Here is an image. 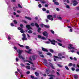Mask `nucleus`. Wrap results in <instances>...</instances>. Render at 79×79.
Here are the masks:
<instances>
[{"label":"nucleus","mask_w":79,"mask_h":79,"mask_svg":"<svg viewBox=\"0 0 79 79\" xmlns=\"http://www.w3.org/2000/svg\"><path fill=\"white\" fill-rule=\"evenodd\" d=\"M47 18L48 19H49V20H51V21H53V18L52 15H48Z\"/></svg>","instance_id":"1"},{"label":"nucleus","mask_w":79,"mask_h":79,"mask_svg":"<svg viewBox=\"0 0 79 79\" xmlns=\"http://www.w3.org/2000/svg\"><path fill=\"white\" fill-rule=\"evenodd\" d=\"M48 40L51 42L52 44V45H55V42H57V41H55L54 40H52L50 39H49Z\"/></svg>","instance_id":"2"},{"label":"nucleus","mask_w":79,"mask_h":79,"mask_svg":"<svg viewBox=\"0 0 79 79\" xmlns=\"http://www.w3.org/2000/svg\"><path fill=\"white\" fill-rule=\"evenodd\" d=\"M72 2L73 3H74L73 4V6H76L78 4V2L76 1V0H73L72 1Z\"/></svg>","instance_id":"3"},{"label":"nucleus","mask_w":79,"mask_h":79,"mask_svg":"<svg viewBox=\"0 0 79 79\" xmlns=\"http://www.w3.org/2000/svg\"><path fill=\"white\" fill-rule=\"evenodd\" d=\"M43 34L44 35V36H45V37H48V33L47 31H44V32L43 33Z\"/></svg>","instance_id":"4"},{"label":"nucleus","mask_w":79,"mask_h":79,"mask_svg":"<svg viewBox=\"0 0 79 79\" xmlns=\"http://www.w3.org/2000/svg\"><path fill=\"white\" fill-rule=\"evenodd\" d=\"M18 29L20 31V32L21 33H24V32H25V31L23 30V29L22 28H21L20 27L18 28Z\"/></svg>","instance_id":"5"},{"label":"nucleus","mask_w":79,"mask_h":79,"mask_svg":"<svg viewBox=\"0 0 79 79\" xmlns=\"http://www.w3.org/2000/svg\"><path fill=\"white\" fill-rule=\"evenodd\" d=\"M48 76H49V77H51L49 78V79H53V77H55V75L52 74L49 75H48Z\"/></svg>","instance_id":"6"},{"label":"nucleus","mask_w":79,"mask_h":79,"mask_svg":"<svg viewBox=\"0 0 79 79\" xmlns=\"http://www.w3.org/2000/svg\"><path fill=\"white\" fill-rule=\"evenodd\" d=\"M26 27L27 28L28 30H30L32 29V27H31V26L29 25H27L26 26Z\"/></svg>","instance_id":"7"},{"label":"nucleus","mask_w":79,"mask_h":79,"mask_svg":"<svg viewBox=\"0 0 79 79\" xmlns=\"http://www.w3.org/2000/svg\"><path fill=\"white\" fill-rule=\"evenodd\" d=\"M69 45L70 47H68V48H69V49H74V47H72V46H73V45H72V44H69Z\"/></svg>","instance_id":"8"},{"label":"nucleus","mask_w":79,"mask_h":79,"mask_svg":"<svg viewBox=\"0 0 79 79\" xmlns=\"http://www.w3.org/2000/svg\"><path fill=\"white\" fill-rule=\"evenodd\" d=\"M42 50L44 52H48V51L47 49L45 48H42Z\"/></svg>","instance_id":"9"},{"label":"nucleus","mask_w":79,"mask_h":79,"mask_svg":"<svg viewBox=\"0 0 79 79\" xmlns=\"http://www.w3.org/2000/svg\"><path fill=\"white\" fill-rule=\"evenodd\" d=\"M37 58V56H32V58L33 60H35V58Z\"/></svg>","instance_id":"10"},{"label":"nucleus","mask_w":79,"mask_h":79,"mask_svg":"<svg viewBox=\"0 0 79 79\" xmlns=\"http://www.w3.org/2000/svg\"><path fill=\"white\" fill-rule=\"evenodd\" d=\"M19 57L20 58H22V60H24V58L22 57L21 54H19Z\"/></svg>","instance_id":"11"},{"label":"nucleus","mask_w":79,"mask_h":79,"mask_svg":"<svg viewBox=\"0 0 79 79\" xmlns=\"http://www.w3.org/2000/svg\"><path fill=\"white\" fill-rule=\"evenodd\" d=\"M49 65L52 68V69H55V68H54V67L53 66V64L50 63L49 64Z\"/></svg>","instance_id":"12"},{"label":"nucleus","mask_w":79,"mask_h":79,"mask_svg":"<svg viewBox=\"0 0 79 79\" xmlns=\"http://www.w3.org/2000/svg\"><path fill=\"white\" fill-rule=\"evenodd\" d=\"M46 73H47V74H49V73H50V70L48 69H46V72H45Z\"/></svg>","instance_id":"13"},{"label":"nucleus","mask_w":79,"mask_h":79,"mask_svg":"<svg viewBox=\"0 0 79 79\" xmlns=\"http://www.w3.org/2000/svg\"><path fill=\"white\" fill-rule=\"evenodd\" d=\"M22 40H27V39L26 37H23L22 38Z\"/></svg>","instance_id":"14"},{"label":"nucleus","mask_w":79,"mask_h":79,"mask_svg":"<svg viewBox=\"0 0 79 79\" xmlns=\"http://www.w3.org/2000/svg\"><path fill=\"white\" fill-rule=\"evenodd\" d=\"M25 18L27 19H28V20H31L32 19L31 18L27 16H25Z\"/></svg>","instance_id":"15"},{"label":"nucleus","mask_w":79,"mask_h":79,"mask_svg":"<svg viewBox=\"0 0 79 79\" xmlns=\"http://www.w3.org/2000/svg\"><path fill=\"white\" fill-rule=\"evenodd\" d=\"M17 52H18L19 54H21V53H22V52H23V51L22 50H18Z\"/></svg>","instance_id":"16"},{"label":"nucleus","mask_w":79,"mask_h":79,"mask_svg":"<svg viewBox=\"0 0 79 79\" xmlns=\"http://www.w3.org/2000/svg\"><path fill=\"white\" fill-rule=\"evenodd\" d=\"M74 77L75 79H78V75H74Z\"/></svg>","instance_id":"17"},{"label":"nucleus","mask_w":79,"mask_h":79,"mask_svg":"<svg viewBox=\"0 0 79 79\" xmlns=\"http://www.w3.org/2000/svg\"><path fill=\"white\" fill-rule=\"evenodd\" d=\"M47 55H49L50 56H52V54L50 52H47Z\"/></svg>","instance_id":"18"},{"label":"nucleus","mask_w":79,"mask_h":79,"mask_svg":"<svg viewBox=\"0 0 79 79\" xmlns=\"http://www.w3.org/2000/svg\"><path fill=\"white\" fill-rule=\"evenodd\" d=\"M32 51L31 49H30L29 50V51H26L27 53H29L30 54H31V52H31Z\"/></svg>","instance_id":"19"},{"label":"nucleus","mask_w":79,"mask_h":79,"mask_svg":"<svg viewBox=\"0 0 79 79\" xmlns=\"http://www.w3.org/2000/svg\"><path fill=\"white\" fill-rule=\"evenodd\" d=\"M58 55L59 56H63V54L62 53H59L58 54Z\"/></svg>","instance_id":"20"},{"label":"nucleus","mask_w":79,"mask_h":79,"mask_svg":"<svg viewBox=\"0 0 79 79\" xmlns=\"http://www.w3.org/2000/svg\"><path fill=\"white\" fill-rule=\"evenodd\" d=\"M35 74L36 75V76H39V73H37L36 72H35Z\"/></svg>","instance_id":"21"},{"label":"nucleus","mask_w":79,"mask_h":79,"mask_svg":"<svg viewBox=\"0 0 79 79\" xmlns=\"http://www.w3.org/2000/svg\"><path fill=\"white\" fill-rule=\"evenodd\" d=\"M41 30V28H39L38 30V32H39V33H40V30Z\"/></svg>","instance_id":"22"},{"label":"nucleus","mask_w":79,"mask_h":79,"mask_svg":"<svg viewBox=\"0 0 79 79\" xmlns=\"http://www.w3.org/2000/svg\"><path fill=\"white\" fill-rule=\"evenodd\" d=\"M22 22H23V23H25V24L27 23V21L26 20H23L22 21Z\"/></svg>","instance_id":"23"},{"label":"nucleus","mask_w":79,"mask_h":79,"mask_svg":"<svg viewBox=\"0 0 79 79\" xmlns=\"http://www.w3.org/2000/svg\"><path fill=\"white\" fill-rule=\"evenodd\" d=\"M54 4L56 5H59V3L58 2H54Z\"/></svg>","instance_id":"24"},{"label":"nucleus","mask_w":79,"mask_h":79,"mask_svg":"<svg viewBox=\"0 0 79 79\" xmlns=\"http://www.w3.org/2000/svg\"><path fill=\"white\" fill-rule=\"evenodd\" d=\"M44 26L45 27H46V28H49V27H50V26L48 25H44Z\"/></svg>","instance_id":"25"},{"label":"nucleus","mask_w":79,"mask_h":79,"mask_svg":"<svg viewBox=\"0 0 79 79\" xmlns=\"http://www.w3.org/2000/svg\"><path fill=\"white\" fill-rule=\"evenodd\" d=\"M41 2L42 3H43L44 4L46 3V1H44V0H43Z\"/></svg>","instance_id":"26"},{"label":"nucleus","mask_w":79,"mask_h":79,"mask_svg":"<svg viewBox=\"0 0 79 79\" xmlns=\"http://www.w3.org/2000/svg\"><path fill=\"white\" fill-rule=\"evenodd\" d=\"M28 32L29 34H31V33H32V30H29Z\"/></svg>","instance_id":"27"},{"label":"nucleus","mask_w":79,"mask_h":79,"mask_svg":"<svg viewBox=\"0 0 79 79\" xmlns=\"http://www.w3.org/2000/svg\"><path fill=\"white\" fill-rule=\"evenodd\" d=\"M35 26H36L37 27H39V25L38 24H37V23H35Z\"/></svg>","instance_id":"28"},{"label":"nucleus","mask_w":79,"mask_h":79,"mask_svg":"<svg viewBox=\"0 0 79 79\" xmlns=\"http://www.w3.org/2000/svg\"><path fill=\"white\" fill-rule=\"evenodd\" d=\"M49 51L50 52H51V53H53V52H54V51L52 49H50Z\"/></svg>","instance_id":"29"},{"label":"nucleus","mask_w":79,"mask_h":79,"mask_svg":"<svg viewBox=\"0 0 79 79\" xmlns=\"http://www.w3.org/2000/svg\"><path fill=\"white\" fill-rule=\"evenodd\" d=\"M20 27H21V28H23L24 27V26L23 25V24H21L20 25Z\"/></svg>","instance_id":"30"},{"label":"nucleus","mask_w":79,"mask_h":79,"mask_svg":"<svg viewBox=\"0 0 79 79\" xmlns=\"http://www.w3.org/2000/svg\"><path fill=\"white\" fill-rule=\"evenodd\" d=\"M26 68L27 69H31V67L29 66H27L26 67Z\"/></svg>","instance_id":"31"},{"label":"nucleus","mask_w":79,"mask_h":79,"mask_svg":"<svg viewBox=\"0 0 79 79\" xmlns=\"http://www.w3.org/2000/svg\"><path fill=\"white\" fill-rule=\"evenodd\" d=\"M57 65L58 66H59V67H60V68H62V67H63V66L61 64H57Z\"/></svg>","instance_id":"32"},{"label":"nucleus","mask_w":79,"mask_h":79,"mask_svg":"<svg viewBox=\"0 0 79 79\" xmlns=\"http://www.w3.org/2000/svg\"><path fill=\"white\" fill-rule=\"evenodd\" d=\"M18 6L19 8H22V6L21 5L19 4H18Z\"/></svg>","instance_id":"33"},{"label":"nucleus","mask_w":79,"mask_h":79,"mask_svg":"<svg viewBox=\"0 0 79 79\" xmlns=\"http://www.w3.org/2000/svg\"><path fill=\"white\" fill-rule=\"evenodd\" d=\"M44 61L45 62V63H44V64H45V65H46V64H47V60H46L45 59L44 60Z\"/></svg>","instance_id":"34"},{"label":"nucleus","mask_w":79,"mask_h":79,"mask_svg":"<svg viewBox=\"0 0 79 79\" xmlns=\"http://www.w3.org/2000/svg\"><path fill=\"white\" fill-rule=\"evenodd\" d=\"M18 45L20 46V47H22V48H23V47H24V46L23 45H21V44H18Z\"/></svg>","instance_id":"35"},{"label":"nucleus","mask_w":79,"mask_h":79,"mask_svg":"<svg viewBox=\"0 0 79 79\" xmlns=\"http://www.w3.org/2000/svg\"><path fill=\"white\" fill-rule=\"evenodd\" d=\"M65 68H66V69H67V70H69V69L68 68V66H65Z\"/></svg>","instance_id":"36"},{"label":"nucleus","mask_w":79,"mask_h":79,"mask_svg":"<svg viewBox=\"0 0 79 79\" xmlns=\"http://www.w3.org/2000/svg\"><path fill=\"white\" fill-rule=\"evenodd\" d=\"M57 18L58 19H60V20H61V19H62V18L61 17H57Z\"/></svg>","instance_id":"37"},{"label":"nucleus","mask_w":79,"mask_h":79,"mask_svg":"<svg viewBox=\"0 0 79 79\" xmlns=\"http://www.w3.org/2000/svg\"><path fill=\"white\" fill-rule=\"evenodd\" d=\"M66 7L67 8H68V9L70 8V7L68 5H66Z\"/></svg>","instance_id":"38"},{"label":"nucleus","mask_w":79,"mask_h":79,"mask_svg":"<svg viewBox=\"0 0 79 79\" xmlns=\"http://www.w3.org/2000/svg\"><path fill=\"white\" fill-rule=\"evenodd\" d=\"M42 10L43 11H45L47 10V9L45 8H43L42 9Z\"/></svg>","instance_id":"39"},{"label":"nucleus","mask_w":79,"mask_h":79,"mask_svg":"<svg viewBox=\"0 0 79 79\" xmlns=\"http://www.w3.org/2000/svg\"><path fill=\"white\" fill-rule=\"evenodd\" d=\"M41 39H43V40H46V38H45L44 37H42Z\"/></svg>","instance_id":"40"},{"label":"nucleus","mask_w":79,"mask_h":79,"mask_svg":"<svg viewBox=\"0 0 79 79\" xmlns=\"http://www.w3.org/2000/svg\"><path fill=\"white\" fill-rule=\"evenodd\" d=\"M69 66H73V64L71 63L69 64Z\"/></svg>","instance_id":"41"},{"label":"nucleus","mask_w":79,"mask_h":79,"mask_svg":"<svg viewBox=\"0 0 79 79\" xmlns=\"http://www.w3.org/2000/svg\"><path fill=\"white\" fill-rule=\"evenodd\" d=\"M44 6L45 7H48V4H45Z\"/></svg>","instance_id":"42"},{"label":"nucleus","mask_w":79,"mask_h":79,"mask_svg":"<svg viewBox=\"0 0 79 79\" xmlns=\"http://www.w3.org/2000/svg\"><path fill=\"white\" fill-rule=\"evenodd\" d=\"M58 45H60V46H61V47H62V46L63 45H62V44L61 43H58Z\"/></svg>","instance_id":"43"},{"label":"nucleus","mask_w":79,"mask_h":79,"mask_svg":"<svg viewBox=\"0 0 79 79\" xmlns=\"http://www.w3.org/2000/svg\"><path fill=\"white\" fill-rule=\"evenodd\" d=\"M14 23H15V24H17V23H18V22H17V21H16V20H14Z\"/></svg>","instance_id":"44"},{"label":"nucleus","mask_w":79,"mask_h":79,"mask_svg":"<svg viewBox=\"0 0 79 79\" xmlns=\"http://www.w3.org/2000/svg\"><path fill=\"white\" fill-rule=\"evenodd\" d=\"M22 35L23 37H26V34L24 33H23Z\"/></svg>","instance_id":"45"},{"label":"nucleus","mask_w":79,"mask_h":79,"mask_svg":"<svg viewBox=\"0 0 79 79\" xmlns=\"http://www.w3.org/2000/svg\"><path fill=\"white\" fill-rule=\"evenodd\" d=\"M26 49H29V47L27 46H26Z\"/></svg>","instance_id":"46"},{"label":"nucleus","mask_w":79,"mask_h":79,"mask_svg":"<svg viewBox=\"0 0 79 79\" xmlns=\"http://www.w3.org/2000/svg\"><path fill=\"white\" fill-rule=\"evenodd\" d=\"M31 25L32 26H34L35 25L34 24V23H31Z\"/></svg>","instance_id":"47"},{"label":"nucleus","mask_w":79,"mask_h":79,"mask_svg":"<svg viewBox=\"0 0 79 79\" xmlns=\"http://www.w3.org/2000/svg\"><path fill=\"white\" fill-rule=\"evenodd\" d=\"M54 58H58L59 59V57H58V56H54Z\"/></svg>","instance_id":"48"},{"label":"nucleus","mask_w":79,"mask_h":79,"mask_svg":"<svg viewBox=\"0 0 79 79\" xmlns=\"http://www.w3.org/2000/svg\"><path fill=\"white\" fill-rule=\"evenodd\" d=\"M38 38H40H40H42V36L40 35H38Z\"/></svg>","instance_id":"49"},{"label":"nucleus","mask_w":79,"mask_h":79,"mask_svg":"<svg viewBox=\"0 0 79 79\" xmlns=\"http://www.w3.org/2000/svg\"><path fill=\"white\" fill-rule=\"evenodd\" d=\"M38 6L39 8H41L42 7V5L41 4H39Z\"/></svg>","instance_id":"50"},{"label":"nucleus","mask_w":79,"mask_h":79,"mask_svg":"<svg viewBox=\"0 0 79 79\" xmlns=\"http://www.w3.org/2000/svg\"><path fill=\"white\" fill-rule=\"evenodd\" d=\"M71 69H72V71H74L75 70V69L73 68H72Z\"/></svg>","instance_id":"51"},{"label":"nucleus","mask_w":79,"mask_h":79,"mask_svg":"<svg viewBox=\"0 0 79 79\" xmlns=\"http://www.w3.org/2000/svg\"><path fill=\"white\" fill-rule=\"evenodd\" d=\"M50 31L51 32L52 34H54L55 33V32H54V31H53V30H50Z\"/></svg>","instance_id":"52"},{"label":"nucleus","mask_w":79,"mask_h":79,"mask_svg":"<svg viewBox=\"0 0 79 79\" xmlns=\"http://www.w3.org/2000/svg\"><path fill=\"white\" fill-rule=\"evenodd\" d=\"M16 61H19V59L18 58H16Z\"/></svg>","instance_id":"53"},{"label":"nucleus","mask_w":79,"mask_h":79,"mask_svg":"<svg viewBox=\"0 0 79 79\" xmlns=\"http://www.w3.org/2000/svg\"><path fill=\"white\" fill-rule=\"evenodd\" d=\"M39 52V55H40V54H42V52Z\"/></svg>","instance_id":"54"},{"label":"nucleus","mask_w":79,"mask_h":79,"mask_svg":"<svg viewBox=\"0 0 79 79\" xmlns=\"http://www.w3.org/2000/svg\"><path fill=\"white\" fill-rule=\"evenodd\" d=\"M29 63H30V64H33V63L31 62L30 61H28Z\"/></svg>","instance_id":"55"},{"label":"nucleus","mask_w":79,"mask_h":79,"mask_svg":"<svg viewBox=\"0 0 79 79\" xmlns=\"http://www.w3.org/2000/svg\"><path fill=\"white\" fill-rule=\"evenodd\" d=\"M76 71L77 72L79 71V69H76Z\"/></svg>","instance_id":"56"},{"label":"nucleus","mask_w":79,"mask_h":79,"mask_svg":"<svg viewBox=\"0 0 79 79\" xmlns=\"http://www.w3.org/2000/svg\"><path fill=\"white\" fill-rule=\"evenodd\" d=\"M31 78L32 79H34V76H32V75L31 76Z\"/></svg>","instance_id":"57"},{"label":"nucleus","mask_w":79,"mask_h":79,"mask_svg":"<svg viewBox=\"0 0 79 79\" xmlns=\"http://www.w3.org/2000/svg\"><path fill=\"white\" fill-rule=\"evenodd\" d=\"M30 73V72H29V71H28L27 72V74H29Z\"/></svg>","instance_id":"58"},{"label":"nucleus","mask_w":79,"mask_h":79,"mask_svg":"<svg viewBox=\"0 0 79 79\" xmlns=\"http://www.w3.org/2000/svg\"><path fill=\"white\" fill-rule=\"evenodd\" d=\"M76 8L77 9V10H79V7H76Z\"/></svg>","instance_id":"59"},{"label":"nucleus","mask_w":79,"mask_h":79,"mask_svg":"<svg viewBox=\"0 0 79 79\" xmlns=\"http://www.w3.org/2000/svg\"><path fill=\"white\" fill-rule=\"evenodd\" d=\"M73 59L75 61H77V58L76 57H74Z\"/></svg>","instance_id":"60"},{"label":"nucleus","mask_w":79,"mask_h":79,"mask_svg":"<svg viewBox=\"0 0 79 79\" xmlns=\"http://www.w3.org/2000/svg\"><path fill=\"white\" fill-rule=\"evenodd\" d=\"M29 60H30V61H32V60L31 58V57H30L29 58Z\"/></svg>","instance_id":"61"},{"label":"nucleus","mask_w":79,"mask_h":79,"mask_svg":"<svg viewBox=\"0 0 79 79\" xmlns=\"http://www.w3.org/2000/svg\"><path fill=\"white\" fill-rule=\"evenodd\" d=\"M57 40L60 42H61V41L60 40L57 39Z\"/></svg>","instance_id":"62"},{"label":"nucleus","mask_w":79,"mask_h":79,"mask_svg":"<svg viewBox=\"0 0 79 79\" xmlns=\"http://www.w3.org/2000/svg\"><path fill=\"white\" fill-rule=\"evenodd\" d=\"M46 12L47 13H49V10H47Z\"/></svg>","instance_id":"63"},{"label":"nucleus","mask_w":79,"mask_h":79,"mask_svg":"<svg viewBox=\"0 0 79 79\" xmlns=\"http://www.w3.org/2000/svg\"><path fill=\"white\" fill-rule=\"evenodd\" d=\"M61 58H65L66 57L64 56H62Z\"/></svg>","instance_id":"64"}]
</instances>
